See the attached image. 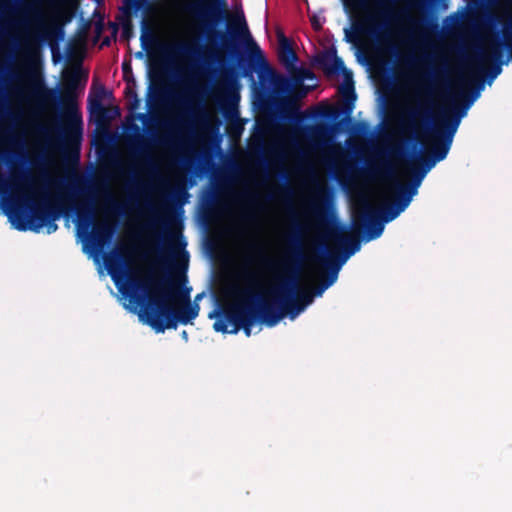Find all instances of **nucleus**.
Segmentation results:
<instances>
[{
	"label": "nucleus",
	"mask_w": 512,
	"mask_h": 512,
	"mask_svg": "<svg viewBox=\"0 0 512 512\" xmlns=\"http://www.w3.org/2000/svg\"><path fill=\"white\" fill-rule=\"evenodd\" d=\"M228 323L230 322L226 320V317L222 313L221 318L213 324V328L217 332L226 333L228 332Z\"/></svg>",
	"instance_id": "35"
},
{
	"label": "nucleus",
	"mask_w": 512,
	"mask_h": 512,
	"mask_svg": "<svg viewBox=\"0 0 512 512\" xmlns=\"http://www.w3.org/2000/svg\"><path fill=\"white\" fill-rule=\"evenodd\" d=\"M222 83L229 93V100L233 105H236L238 101V95L234 92V87L237 83L236 75L233 69L228 68L222 70Z\"/></svg>",
	"instance_id": "24"
},
{
	"label": "nucleus",
	"mask_w": 512,
	"mask_h": 512,
	"mask_svg": "<svg viewBox=\"0 0 512 512\" xmlns=\"http://www.w3.org/2000/svg\"><path fill=\"white\" fill-rule=\"evenodd\" d=\"M161 226L166 230L168 227L171 229L165 231L162 235L163 245L161 251L163 255L167 254L168 257L176 255L177 250H182L185 243H179V246H176L174 242L181 238V231L178 229L174 231L173 224L170 220L160 221Z\"/></svg>",
	"instance_id": "18"
},
{
	"label": "nucleus",
	"mask_w": 512,
	"mask_h": 512,
	"mask_svg": "<svg viewBox=\"0 0 512 512\" xmlns=\"http://www.w3.org/2000/svg\"><path fill=\"white\" fill-rule=\"evenodd\" d=\"M371 172H375L379 175L392 178L394 176V171L391 166L386 161H381L377 165L373 166L369 169Z\"/></svg>",
	"instance_id": "31"
},
{
	"label": "nucleus",
	"mask_w": 512,
	"mask_h": 512,
	"mask_svg": "<svg viewBox=\"0 0 512 512\" xmlns=\"http://www.w3.org/2000/svg\"><path fill=\"white\" fill-rule=\"evenodd\" d=\"M16 228H17L18 230H20V231H25V230H27V228H28V227H27L24 223H19V224L16 226Z\"/></svg>",
	"instance_id": "43"
},
{
	"label": "nucleus",
	"mask_w": 512,
	"mask_h": 512,
	"mask_svg": "<svg viewBox=\"0 0 512 512\" xmlns=\"http://www.w3.org/2000/svg\"><path fill=\"white\" fill-rule=\"evenodd\" d=\"M313 214L320 228L326 232V237L338 246L335 251V257L341 263L345 262L356 252L360 250V240L363 237L366 240L367 228L355 230L353 226V218L351 219V230L339 223L330 222L325 205H315Z\"/></svg>",
	"instance_id": "9"
},
{
	"label": "nucleus",
	"mask_w": 512,
	"mask_h": 512,
	"mask_svg": "<svg viewBox=\"0 0 512 512\" xmlns=\"http://www.w3.org/2000/svg\"><path fill=\"white\" fill-rule=\"evenodd\" d=\"M124 4L127 8H135L136 10L142 9V8H150L151 3L150 0H125Z\"/></svg>",
	"instance_id": "34"
},
{
	"label": "nucleus",
	"mask_w": 512,
	"mask_h": 512,
	"mask_svg": "<svg viewBox=\"0 0 512 512\" xmlns=\"http://www.w3.org/2000/svg\"><path fill=\"white\" fill-rule=\"evenodd\" d=\"M482 88L483 79L481 78L477 82L476 90L471 92L470 99L462 107L452 106L442 111L438 123L429 130L432 140L429 154L418 158L416 163L409 164L411 180L408 183L394 182L396 192L392 203L385 205L381 210H375L367 200H364L361 206L353 211L354 229L367 228L366 241L377 239L382 235L384 224L396 219L409 206L426 174L437 162L447 157L461 118L478 98Z\"/></svg>",
	"instance_id": "2"
},
{
	"label": "nucleus",
	"mask_w": 512,
	"mask_h": 512,
	"mask_svg": "<svg viewBox=\"0 0 512 512\" xmlns=\"http://www.w3.org/2000/svg\"><path fill=\"white\" fill-rule=\"evenodd\" d=\"M202 295H203V294H198V295L195 297V301H197V300L201 299Z\"/></svg>",
	"instance_id": "46"
},
{
	"label": "nucleus",
	"mask_w": 512,
	"mask_h": 512,
	"mask_svg": "<svg viewBox=\"0 0 512 512\" xmlns=\"http://www.w3.org/2000/svg\"><path fill=\"white\" fill-rule=\"evenodd\" d=\"M366 0H345L346 5H352L355 8H364Z\"/></svg>",
	"instance_id": "38"
},
{
	"label": "nucleus",
	"mask_w": 512,
	"mask_h": 512,
	"mask_svg": "<svg viewBox=\"0 0 512 512\" xmlns=\"http://www.w3.org/2000/svg\"><path fill=\"white\" fill-rule=\"evenodd\" d=\"M306 95V90L302 87L301 90L288 97H284L280 102V115L284 120L293 123H300L304 116L300 112L297 101Z\"/></svg>",
	"instance_id": "16"
},
{
	"label": "nucleus",
	"mask_w": 512,
	"mask_h": 512,
	"mask_svg": "<svg viewBox=\"0 0 512 512\" xmlns=\"http://www.w3.org/2000/svg\"><path fill=\"white\" fill-rule=\"evenodd\" d=\"M393 152H394L395 154H397V155H400L401 150H400L399 148H395V149H393Z\"/></svg>",
	"instance_id": "45"
},
{
	"label": "nucleus",
	"mask_w": 512,
	"mask_h": 512,
	"mask_svg": "<svg viewBox=\"0 0 512 512\" xmlns=\"http://www.w3.org/2000/svg\"><path fill=\"white\" fill-rule=\"evenodd\" d=\"M114 232V224L102 222L94 226L89 240L94 248L101 249L111 241Z\"/></svg>",
	"instance_id": "19"
},
{
	"label": "nucleus",
	"mask_w": 512,
	"mask_h": 512,
	"mask_svg": "<svg viewBox=\"0 0 512 512\" xmlns=\"http://www.w3.org/2000/svg\"><path fill=\"white\" fill-rule=\"evenodd\" d=\"M384 27V25H375L374 17L367 16L362 21L353 22L352 30L345 29L346 41L355 42L360 35L367 34L378 43H382L387 38V35L383 32Z\"/></svg>",
	"instance_id": "13"
},
{
	"label": "nucleus",
	"mask_w": 512,
	"mask_h": 512,
	"mask_svg": "<svg viewBox=\"0 0 512 512\" xmlns=\"http://www.w3.org/2000/svg\"><path fill=\"white\" fill-rule=\"evenodd\" d=\"M161 50L164 53H174V54L187 56V57H194L196 55H199V53H200L199 47L189 45V44H177L174 46L162 45Z\"/></svg>",
	"instance_id": "25"
},
{
	"label": "nucleus",
	"mask_w": 512,
	"mask_h": 512,
	"mask_svg": "<svg viewBox=\"0 0 512 512\" xmlns=\"http://www.w3.org/2000/svg\"><path fill=\"white\" fill-rule=\"evenodd\" d=\"M88 108L91 117L98 125H103L113 118L112 115H109V110L102 104L101 95L89 97Z\"/></svg>",
	"instance_id": "20"
},
{
	"label": "nucleus",
	"mask_w": 512,
	"mask_h": 512,
	"mask_svg": "<svg viewBox=\"0 0 512 512\" xmlns=\"http://www.w3.org/2000/svg\"><path fill=\"white\" fill-rule=\"evenodd\" d=\"M494 39H499L502 42V48L506 47L508 50V59H512V25L504 24L503 26V41L499 37H495Z\"/></svg>",
	"instance_id": "26"
},
{
	"label": "nucleus",
	"mask_w": 512,
	"mask_h": 512,
	"mask_svg": "<svg viewBox=\"0 0 512 512\" xmlns=\"http://www.w3.org/2000/svg\"><path fill=\"white\" fill-rule=\"evenodd\" d=\"M313 27H314V29H318L320 26H319V25H317V26H316V25L313 23Z\"/></svg>",
	"instance_id": "49"
},
{
	"label": "nucleus",
	"mask_w": 512,
	"mask_h": 512,
	"mask_svg": "<svg viewBox=\"0 0 512 512\" xmlns=\"http://www.w3.org/2000/svg\"><path fill=\"white\" fill-rule=\"evenodd\" d=\"M318 66L328 76L343 74L345 84L341 88L343 96L342 109L327 108L320 112V116L328 120H337L342 114L349 117L354 108L356 93L352 81V72L345 67L344 61L337 55L335 49L324 52L316 58Z\"/></svg>",
	"instance_id": "10"
},
{
	"label": "nucleus",
	"mask_w": 512,
	"mask_h": 512,
	"mask_svg": "<svg viewBox=\"0 0 512 512\" xmlns=\"http://www.w3.org/2000/svg\"><path fill=\"white\" fill-rule=\"evenodd\" d=\"M238 24V29L232 28L230 34L232 37L236 35L243 36V42L246 45L247 59L245 60L242 57L238 59V66L242 71V75L244 77H252V73L258 69L260 80L265 81L267 78L275 94L285 95L290 93L292 87L290 80L286 76L277 73L268 64L262 50L250 34L244 14L238 17Z\"/></svg>",
	"instance_id": "8"
},
{
	"label": "nucleus",
	"mask_w": 512,
	"mask_h": 512,
	"mask_svg": "<svg viewBox=\"0 0 512 512\" xmlns=\"http://www.w3.org/2000/svg\"><path fill=\"white\" fill-rule=\"evenodd\" d=\"M447 72L446 66H432L431 70L425 74V79L431 83H436Z\"/></svg>",
	"instance_id": "32"
},
{
	"label": "nucleus",
	"mask_w": 512,
	"mask_h": 512,
	"mask_svg": "<svg viewBox=\"0 0 512 512\" xmlns=\"http://www.w3.org/2000/svg\"><path fill=\"white\" fill-rule=\"evenodd\" d=\"M136 56H137L138 58H141V57H143V53H142V52H138Z\"/></svg>",
	"instance_id": "48"
},
{
	"label": "nucleus",
	"mask_w": 512,
	"mask_h": 512,
	"mask_svg": "<svg viewBox=\"0 0 512 512\" xmlns=\"http://www.w3.org/2000/svg\"><path fill=\"white\" fill-rule=\"evenodd\" d=\"M88 74L80 65L65 71L62 76L60 91L48 88L43 79L31 77L28 83V95L42 106L61 105L66 110L67 124L59 128V148L64 157L77 165L80 160V144L82 140V117L77 110L79 87H84Z\"/></svg>",
	"instance_id": "3"
},
{
	"label": "nucleus",
	"mask_w": 512,
	"mask_h": 512,
	"mask_svg": "<svg viewBox=\"0 0 512 512\" xmlns=\"http://www.w3.org/2000/svg\"><path fill=\"white\" fill-rule=\"evenodd\" d=\"M122 70H123L124 75L126 76V74H127L128 72H131V66H130V64H129V63H126V62H124V63L122 64Z\"/></svg>",
	"instance_id": "41"
},
{
	"label": "nucleus",
	"mask_w": 512,
	"mask_h": 512,
	"mask_svg": "<svg viewBox=\"0 0 512 512\" xmlns=\"http://www.w3.org/2000/svg\"><path fill=\"white\" fill-rule=\"evenodd\" d=\"M318 260L325 268V271L320 274L319 279H322L330 287L336 282L339 270L344 264L337 260L335 251L328 249L326 246H322Z\"/></svg>",
	"instance_id": "15"
},
{
	"label": "nucleus",
	"mask_w": 512,
	"mask_h": 512,
	"mask_svg": "<svg viewBox=\"0 0 512 512\" xmlns=\"http://www.w3.org/2000/svg\"><path fill=\"white\" fill-rule=\"evenodd\" d=\"M183 10L197 22L198 30L204 34L209 42L220 41L222 47L232 56L239 55L237 39L243 41V36H231L232 28L238 29V14L228 26V32L217 30L216 27L230 16L227 0H195L184 5Z\"/></svg>",
	"instance_id": "7"
},
{
	"label": "nucleus",
	"mask_w": 512,
	"mask_h": 512,
	"mask_svg": "<svg viewBox=\"0 0 512 512\" xmlns=\"http://www.w3.org/2000/svg\"><path fill=\"white\" fill-rule=\"evenodd\" d=\"M146 117H147V115H146V114H144V113H140V114L138 115V118H139L140 120H142V121H144V120L146 119Z\"/></svg>",
	"instance_id": "44"
},
{
	"label": "nucleus",
	"mask_w": 512,
	"mask_h": 512,
	"mask_svg": "<svg viewBox=\"0 0 512 512\" xmlns=\"http://www.w3.org/2000/svg\"><path fill=\"white\" fill-rule=\"evenodd\" d=\"M233 130H236V133L237 134H240L241 130H242V127L241 125H237V126H231L230 127V133H232Z\"/></svg>",
	"instance_id": "42"
},
{
	"label": "nucleus",
	"mask_w": 512,
	"mask_h": 512,
	"mask_svg": "<svg viewBox=\"0 0 512 512\" xmlns=\"http://www.w3.org/2000/svg\"><path fill=\"white\" fill-rule=\"evenodd\" d=\"M114 113H115V114H118V113H119L118 108H115V109H114Z\"/></svg>",
	"instance_id": "50"
},
{
	"label": "nucleus",
	"mask_w": 512,
	"mask_h": 512,
	"mask_svg": "<svg viewBox=\"0 0 512 512\" xmlns=\"http://www.w3.org/2000/svg\"><path fill=\"white\" fill-rule=\"evenodd\" d=\"M7 12H17L19 14L29 16V19H25L21 21V24L27 25L28 23L34 24L37 28V33H35L34 37L41 42H56L58 39L62 38L64 35V31L61 25H49L44 26L41 21V15L36 7L28 3L24 0H20L19 5L17 7H10L8 5L3 4L1 6L0 11V21L5 17Z\"/></svg>",
	"instance_id": "11"
},
{
	"label": "nucleus",
	"mask_w": 512,
	"mask_h": 512,
	"mask_svg": "<svg viewBox=\"0 0 512 512\" xmlns=\"http://www.w3.org/2000/svg\"><path fill=\"white\" fill-rule=\"evenodd\" d=\"M329 286L322 280L319 279L317 285L313 288L312 293L314 296H321Z\"/></svg>",
	"instance_id": "36"
},
{
	"label": "nucleus",
	"mask_w": 512,
	"mask_h": 512,
	"mask_svg": "<svg viewBox=\"0 0 512 512\" xmlns=\"http://www.w3.org/2000/svg\"><path fill=\"white\" fill-rule=\"evenodd\" d=\"M185 263L175 275L160 277L146 275L136 277L128 268V255L117 250L105 259L109 274L124 297L132 304L141 305L140 317L156 333L176 329L178 324L187 325L198 317L200 307L191 302L192 288L186 287L188 254L183 251Z\"/></svg>",
	"instance_id": "1"
},
{
	"label": "nucleus",
	"mask_w": 512,
	"mask_h": 512,
	"mask_svg": "<svg viewBox=\"0 0 512 512\" xmlns=\"http://www.w3.org/2000/svg\"><path fill=\"white\" fill-rule=\"evenodd\" d=\"M250 250L266 269L272 270L276 268V264L273 261L262 255L261 249L258 245H251Z\"/></svg>",
	"instance_id": "29"
},
{
	"label": "nucleus",
	"mask_w": 512,
	"mask_h": 512,
	"mask_svg": "<svg viewBox=\"0 0 512 512\" xmlns=\"http://www.w3.org/2000/svg\"><path fill=\"white\" fill-rule=\"evenodd\" d=\"M102 44L103 45H108L109 44V39H105Z\"/></svg>",
	"instance_id": "47"
},
{
	"label": "nucleus",
	"mask_w": 512,
	"mask_h": 512,
	"mask_svg": "<svg viewBox=\"0 0 512 512\" xmlns=\"http://www.w3.org/2000/svg\"><path fill=\"white\" fill-rule=\"evenodd\" d=\"M69 194L59 196L55 200L47 196H41L37 201H33L29 196L23 195L22 200L30 209L29 229L38 231L43 226H47L48 233L55 232L58 228L55 221L62 215L75 213L79 220L87 226L93 220V206L91 201H73L78 196H83L85 191L76 184L68 186Z\"/></svg>",
	"instance_id": "6"
},
{
	"label": "nucleus",
	"mask_w": 512,
	"mask_h": 512,
	"mask_svg": "<svg viewBox=\"0 0 512 512\" xmlns=\"http://www.w3.org/2000/svg\"><path fill=\"white\" fill-rule=\"evenodd\" d=\"M122 36L126 39L132 36V26L130 23L123 25Z\"/></svg>",
	"instance_id": "39"
},
{
	"label": "nucleus",
	"mask_w": 512,
	"mask_h": 512,
	"mask_svg": "<svg viewBox=\"0 0 512 512\" xmlns=\"http://www.w3.org/2000/svg\"><path fill=\"white\" fill-rule=\"evenodd\" d=\"M155 40V35L153 34L152 30H150L147 26V23L145 20L142 21V34L140 37L141 44L143 48L146 47L147 40Z\"/></svg>",
	"instance_id": "33"
},
{
	"label": "nucleus",
	"mask_w": 512,
	"mask_h": 512,
	"mask_svg": "<svg viewBox=\"0 0 512 512\" xmlns=\"http://www.w3.org/2000/svg\"><path fill=\"white\" fill-rule=\"evenodd\" d=\"M133 129L137 132V134L132 138V145L135 150V153L143 160V162L148 166L153 168L154 163L150 154L147 151L146 141L142 134H140V128L138 125L134 124Z\"/></svg>",
	"instance_id": "22"
},
{
	"label": "nucleus",
	"mask_w": 512,
	"mask_h": 512,
	"mask_svg": "<svg viewBox=\"0 0 512 512\" xmlns=\"http://www.w3.org/2000/svg\"><path fill=\"white\" fill-rule=\"evenodd\" d=\"M287 243L288 249L285 257L277 265L284 276L270 291L269 300L274 303L276 314H281L282 319L288 316L293 320L313 302L314 295L312 291L297 289L298 275L304 254L301 227L296 222L287 236Z\"/></svg>",
	"instance_id": "4"
},
{
	"label": "nucleus",
	"mask_w": 512,
	"mask_h": 512,
	"mask_svg": "<svg viewBox=\"0 0 512 512\" xmlns=\"http://www.w3.org/2000/svg\"><path fill=\"white\" fill-rule=\"evenodd\" d=\"M94 1L97 2V3H100L102 0H94Z\"/></svg>",
	"instance_id": "51"
},
{
	"label": "nucleus",
	"mask_w": 512,
	"mask_h": 512,
	"mask_svg": "<svg viewBox=\"0 0 512 512\" xmlns=\"http://www.w3.org/2000/svg\"><path fill=\"white\" fill-rule=\"evenodd\" d=\"M197 119L201 123H207L209 120V115L203 106L200 107L199 112L197 113Z\"/></svg>",
	"instance_id": "37"
},
{
	"label": "nucleus",
	"mask_w": 512,
	"mask_h": 512,
	"mask_svg": "<svg viewBox=\"0 0 512 512\" xmlns=\"http://www.w3.org/2000/svg\"><path fill=\"white\" fill-rule=\"evenodd\" d=\"M422 59H423V61L430 64V63H432L433 60H435V57L431 54H425V55H423Z\"/></svg>",
	"instance_id": "40"
},
{
	"label": "nucleus",
	"mask_w": 512,
	"mask_h": 512,
	"mask_svg": "<svg viewBox=\"0 0 512 512\" xmlns=\"http://www.w3.org/2000/svg\"><path fill=\"white\" fill-rule=\"evenodd\" d=\"M427 115L426 111L420 108L412 109L407 112V125L409 128L414 129L418 119H422Z\"/></svg>",
	"instance_id": "30"
},
{
	"label": "nucleus",
	"mask_w": 512,
	"mask_h": 512,
	"mask_svg": "<svg viewBox=\"0 0 512 512\" xmlns=\"http://www.w3.org/2000/svg\"><path fill=\"white\" fill-rule=\"evenodd\" d=\"M502 42L499 39H490L487 43V49H478L475 55V61L478 64L490 63L487 67H479V71L486 77L490 85L502 72Z\"/></svg>",
	"instance_id": "12"
},
{
	"label": "nucleus",
	"mask_w": 512,
	"mask_h": 512,
	"mask_svg": "<svg viewBox=\"0 0 512 512\" xmlns=\"http://www.w3.org/2000/svg\"><path fill=\"white\" fill-rule=\"evenodd\" d=\"M301 130L313 148L321 147L328 135V128L322 124L306 125Z\"/></svg>",
	"instance_id": "21"
},
{
	"label": "nucleus",
	"mask_w": 512,
	"mask_h": 512,
	"mask_svg": "<svg viewBox=\"0 0 512 512\" xmlns=\"http://www.w3.org/2000/svg\"><path fill=\"white\" fill-rule=\"evenodd\" d=\"M419 7L422 10L421 16L418 19L408 18V21L411 26V34L426 40L430 34L438 31L439 26L436 18L430 12L424 10L422 2L419 3Z\"/></svg>",
	"instance_id": "14"
},
{
	"label": "nucleus",
	"mask_w": 512,
	"mask_h": 512,
	"mask_svg": "<svg viewBox=\"0 0 512 512\" xmlns=\"http://www.w3.org/2000/svg\"><path fill=\"white\" fill-rule=\"evenodd\" d=\"M19 119V113L12 111L5 103H0V122L15 123Z\"/></svg>",
	"instance_id": "27"
},
{
	"label": "nucleus",
	"mask_w": 512,
	"mask_h": 512,
	"mask_svg": "<svg viewBox=\"0 0 512 512\" xmlns=\"http://www.w3.org/2000/svg\"><path fill=\"white\" fill-rule=\"evenodd\" d=\"M4 156L5 154L0 151V160L3 159ZM31 180V176L27 171H22L19 174H12L10 182H8L0 172V195H6L9 190L21 193L30 188Z\"/></svg>",
	"instance_id": "17"
},
{
	"label": "nucleus",
	"mask_w": 512,
	"mask_h": 512,
	"mask_svg": "<svg viewBox=\"0 0 512 512\" xmlns=\"http://www.w3.org/2000/svg\"><path fill=\"white\" fill-rule=\"evenodd\" d=\"M242 279L247 284L243 290L233 289V294L243 301L236 302L223 310V314L234 329L231 331L236 333L239 329H243L246 336L251 335V327L255 323H261L267 327H274L282 320L281 314H276L274 303L269 298L254 293L260 288V277L257 272L244 271Z\"/></svg>",
	"instance_id": "5"
},
{
	"label": "nucleus",
	"mask_w": 512,
	"mask_h": 512,
	"mask_svg": "<svg viewBox=\"0 0 512 512\" xmlns=\"http://www.w3.org/2000/svg\"><path fill=\"white\" fill-rule=\"evenodd\" d=\"M279 60L288 69L293 68L298 60L296 52L285 37L280 41Z\"/></svg>",
	"instance_id": "23"
},
{
	"label": "nucleus",
	"mask_w": 512,
	"mask_h": 512,
	"mask_svg": "<svg viewBox=\"0 0 512 512\" xmlns=\"http://www.w3.org/2000/svg\"><path fill=\"white\" fill-rule=\"evenodd\" d=\"M125 95L129 101L128 109L130 111H135L136 109H138L140 106V99L135 89L130 86H127L125 88Z\"/></svg>",
	"instance_id": "28"
}]
</instances>
